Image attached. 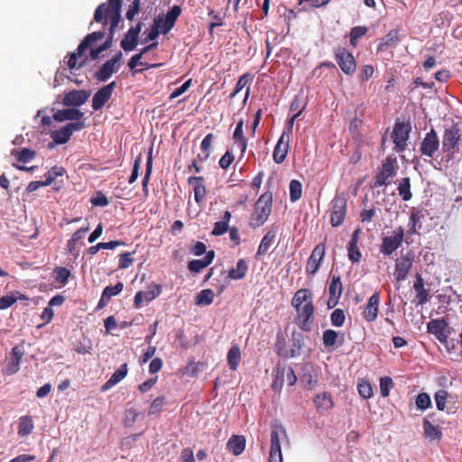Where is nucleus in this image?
<instances>
[{
    "label": "nucleus",
    "instance_id": "44",
    "mask_svg": "<svg viewBox=\"0 0 462 462\" xmlns=\"http://www.w3.org/2000/svg\"><path fill=\"white\" fill-rule=\"evenodd\" d=\"M338 337V333L333 329H326L323 332L322 341L323 345L326 347H332L335 346L337 339Z\"/></svg>",
    "mask_w": 462,
    "mask_h": 462
},
{
    "label": "nucleus",
    "instance_id": "51",
    "mask_svg": "<svg viewBox=\"0 0 462 462\" xmlns=\"http://www.w3.org/2000/svg\"><path fill=\"white\" fill-rule=\"evenodd\" d=\"M347 253L348 258L352 263L360 262L362 254L357 245H355V241L353 243H348Z\"/></svg>",
    "mask_w": 462,
    "mask_h": 462
},
{
    "label": "nucleus",
    "instance_id": "47",
    "mask_svg": "<svg viewBox=\"0 0 462 462\" xmlns=\"http://www.w3.org/2000/svg\"><path fill=\"white\" fill-rule=\"evenodd\" d=\"M54 273L56 274L55 280L57 282L66 285L69 282V278L70 276V271L65 267H56L54 269Z\"/></svg>",
    "mask_w": 462,
    "mask_h": 462
},
{
    "label": "nucleus",
    "instance_id": "2",
    "mask_svg": "<svg viewBox=\"0 0 462 462\" xmlns=\"http://www.w3.org/2000/svg\"><path fill=\"white\" fill-rule=\"evenodd\" d=\"M273 194L265 192L260 196L254 205V211L250 219V226L257 228L263 225L272 211Z\"/></svg>",
    "mask_w": 462,
    "mask_h": 462
},
{
    "label": "nucleus",
    "instance_id": "56",
    "mask_svg": "<svg viewBox=\"0 0 462 462\" xmlns=\"http://www.w3.org/2000/svg\"><path fill=\"white\" fill-rule=\"evenodd\" d=\"M357 390H358L359 394L364 399H369L373 395V389H372L371 384L368 382L362 381V382L358 383Z\"/></svg>",
    "mask_w": 462,
    "mask_h": 462
},
{
    "label": "nucleus",
    "instance_id": "14",
    "mask_svg": "<svg viewBox=\"0 0 462 462\" xmlns=\"http://www.w3.org/2000/svg\"><path fill=\"white\" fill-rule=\"evenodd\" d=\"M123 58V54L121 51L116 53L110 60L106 61L101 68L96 71L95 78L100 81H106L112 75L115 73L118 68H116V64L120 62Z\"/></svg>",
    "mask_w": 462,
    "mask_h": 462
},
{
    "label": "nucleus",
    "instance_id": "48",
    "mask_svg": "<svg viewBox=\"0 0 462 462\" xmlns=\"http://www.w3.org/2000/svg\"><path fill=\"white\" fill-rule=\"evenodd\" d=\"M415 403L419 410L425 411L431 406V400L428 393H420L417 395Z\"/></svg>",
    "mask_w": 462,
    "mask_h": 462
},
{
    "label": "nucleus",
    "instance_id": "10",
    "mask_svg": "<svg viewBox=\"0 0 462 462\" xmlns=\"http://www.w3.org/2000/svg\"><path fill=\"white\" fill-rule=\"evenodd\" d=\"M296 323L303 331H310L312 328L314 307L312 302H306L304 306L296 308Z\"/></svg>",
    "mask_w": 462,
    "mask_h": 462
},
{
    "label": "nucleus",
    "instance_id": "53",
    "mask_svg": "<svg viewBox=\"0 0 462 462\" xmlns=\"http://www.w3.org/2000/svg\"><path fill=\"white\" fill-rule=\"evenodd\" d=\"M112 42H113L112 36L107 37V39L103 42L102 45H100L99 47H97L96 49L91 50V51H90L91 59L93 60H97L99 57L101 52L109 49L112 46Z\"/></svg>",
    "mask_w": 462,
    "mask_h": 462
},
{
    "label": "nucleus",
    "instance_id": "49",
    "mask_svg": "<svg viewBox=\"0 0 462 462\" xmlns=\"http://www.w3.org/2000/svg\"><path fill=\"white\" fill-rule=\"evenodd\" d=\"M123 289L124 284L123 282H119L115 286H106L103 290L102 294L104 295L105 299H108L110 300L113 296L118 295L123 291Z\"/></svg>",
    "mask_w": 462,
    "mask_h": 462
},
{
    "label": "nucleus",
    "instance_id": "24",
    "mask_svg": "<svg viewBox=\"0 0 462 462\" xmlns=\"http://www.w3.org/2000/svg\"><path fill=\"white\" fill-rule=\"evenodd\" d=\"M329 300L328 301V308L335 307L342 293V283L339 276H333L329 284Z\"/></svg>",
    "mask_w": 462,
    "mask_h": 462
},
{
    "label": "nucleus",
    "instance_id": "63",
    "mask_svg": "<svg viewBox=\"0 0 462 462\" xmlns=\"http://www.w3.org/2000/svg\"><path fill=\"white\" fill-rule=\"evenodd\" d=\"M20 369V362L17 360H14V358H11V360L8 362V364L5 365L4 369L5 374H14L17 373Z\"/></svg>",
    "mask_w": 462,
    "mask_h": 462
},
{
    "label": "nucleus",
    "instance_id": "61",
    "mask_svg": "<svg viewBox=\"0 0 462 462\" xmlns=\"http://www.w3.org/2000/svg\"><path fill=\"white\" fill-rule=\"evenodd\" d=\"M134 263L132 253L126 252L120 255L118 268L126 269Z\"/></svg>",
    "mask_w": 462,
    "mask_h": 462
},
{
    "label": "nucleus",
    "instance_id": "46",
    "mask_svg": "<svg viewBox=\"0 0 462 462\" xmlns=\"http://www.w3.org/2000/svg\"><path fill=\"white\" fill-rule=\"evenodd\" d=\"M398 42V31L392 30L384 38L382 39V42L380 43V49H383V47L387 48L390 46H394Z\"/></svg>",
    "mask_w": 462,
    "mask_h": 462
},
{
    "label": "nucleus",
    "instance_id": "15",
    "mask_svg": "<svg viewBox=\"0 0 462 462\" xmlns=\"http://www.w3.org/2000/svg\"><path fill=\"white\" fill-rule=\"evenodd\" d=\"M116 83L115 81L97 90L92 98V107L95 111L100 110L112 97Z\"/></svg>",
    "mask_w": 462,
    "mask_h": 462
},
{
    "label": "nucleus",
    "instance_id": "17",
    "mask_svg": "<svg viewBox=\"0 0 462 462\" xmlns=\"http://www.w3.org/2000/svg\"><path fill=\"white\" fill-rule=\"evenodd\" d=\"M325 255V245L324 244H319L315 246L313 249L307 265H306V272L309 274H315L317 271L319 270L320 266V263Z\"/></svg>",
    "mask_w": 462,
    "mask_h": 462
},
{
    "label": "nucleus",
    "instance_id": "16",
    "mask_svg": "<svg viewBox=\"0 0 462 462\" xmlns=\"http://www.w3.org/2000/svg\"><path fill=\"white\" fill-rule=\"evenodd\" d=\"M91 92L88 90H71L65 94L62 104L68 107L70 106H80L84 105L89 98Z\"/></svg>",
    "mask_w": 462,
    "mask_h": 462
},
{
    "label": "nucleus",
    "instance_id": "25",
    "mask_svg": "<svg viewBox=\"0 0 462 462\" xmlns=\"http://www.w3.org/2000/svg\"><path fill=\"white\" fill-rule=\"evenodd\" d=\"M204 179L201 176H192L188 179L189 185H194V199L199 204L206 197V188L202 184Z\"/></svg>",
    "mask_w": 462,
    "mask_h": 462
},
{
    "label": "nucleus",
    "instance_id": "42",
    "mask_svg": "<svg viewBox=\"0 0 462 462\" xmlns=\"http://www.w3.org/2000/svg\"><path fill=\"white\" fill-rule=\"evenodd\" d=\"M233 139L235 141V143L240 149L241 155L243 156L247 148V140L244 136L243 129L236 128L233 134Z\"/></svg>",
    "mask_w": 462,
    "mask_h": 462
},
{
    "label": "nucleus",
    "instance_id": "54",
    "mask_svg": "<svg viewBox=\"0 0 462 462\" xmlns=\"http://www.w3.org/2000/svg\"><path fill=\"white\" fill-rule=\"evenodd\" d=\"M393 382L391 377L384 376L380 379V393L383 397H387L390 389L393 387Z\"/></svg>",
    "mask_w": 462,
    "mask_h": 462
},
{
    "label": "nucleus",
    "instance_id": "55",
    "mask_svg": "<svg viewBox=\"0 0 462 462\" xmlns=\"http://www.w3.org/2000/svg\"><path fill=\"white\" fill-rule=\"evenodd\" d=\"M367 32V28L365 26H356L351 29L350 32V43L353 46H356V41L364 36Z\"/></svg>",
    "mask_w": 462,
    "mask_h": 462
},
{
    "label": "nucleus",
    "instance_id": "62",
    "mask_svg": "<svg viewBox=\"0 0 462 462\" xmlns=\"http://www.w3.org/2000/svg\"><path fill=\"white\" fill-rule=\"evenodd\" d=\"M163 404H164V398L162 396L157 397L152 402L150 409L148 411V414L153 415V414L158 413L161 411Z\"/></svg>",
    "mask_w": 462,
    "mask_h": 462
},
{
    "label": "nucleus",
    "instance_id": "34",
    "mask_svg": "<svg viewBox=\"0 0 462 462\" xmlns=\"http://www.w3.org/2000/svg\"><path fill=\"white\" fill-rule=\"evenodd\" d=\"M241 361V351L238 346L235 345L230 347L227 353V364L229 369L236 371Z\"/></svg>",
    "mask_w": 462,
    "mask_h": 462
},
{
    "label": "nucleus",
    "instance_id": "28",
    "mask_svg": "<svg viewBox=\"0 0 462 462\" xmlns=\"http://www.w3.org/2000/svg\"><path fill=\"white\" fill-rule=\"evenodd\" d=\"M423 433L424 437L430 441H439L442 437V432L438 426L433 425L428 418L423 419Z\"/></svg>",
    "mask_w": 462,
    "mask_h": 462
},
{
    "label": "nucleus",
    "instance_id": "57",
    "mask_svg": "<svg viewBox=\"0 0 462 462\" xmlns=\"http://www.w3.org/2000/svg\"><path fill=\"white\" fill-rule=\"evenodd\" d=\"M448 392L445 390H439L435 393L436 406L439 411H444L446 407V401L448 398Z\"/></svg>",
    "mask_w": 462,
    "mask_h": 462
},
{
    "label": "nucleus",
    "instance_id": "29",
    "mask_svg": "<svg viewBox=\"0 0 462 462\" xmlns=\"http://www.w3.org/2000/svg\"><path fill=\"white\" fill-rule=\"evenodd\" d=\"M226 448L235 456L242 454L245 448L244 436L233 435L226 443Z\"/></svg>",
    "mask_w": 462,
    "mask_h": 462
},
{
    "label": "nucleus",
    "instance_id": "12",
    "mask_svg": "<svg viewBox=\"0 0 462 462\" xmlns=\"http://www.w3.org/2000/svg\"><path fill=\"white\" fill-rule=\"evenodd\" d=\"M346 214V199L343 196H337L332 200V210L330 215V223L332 226H340Z\"/></svg>",
    "mask_w": 462,
    "mask_h": 462
},
{
    "label": "nucleus",
    "instance_id": "52",
    "mask_svg": "<svg viewBox=\"0 0 462 462\" xmlns=\"http://www.w3.org/2000/svg\"><path fill=\"white\" fill-rule=\"evenodd\" d=\"M281 370L283 372L284 380L287 382L289 386H292L297 382V376L294 370L291 366H282Z\"/></svg>",
    "mask_w": 462,
    "mask_h": 462
},
{
    "label": "nucleus",
    "instance_id": "6",
    "mask_svg": "<svg viewBox=\"0 0 462 462\" xmlns=\"http://www.w3.org/2000/svg\"><path fill=\"white\" fill-rule=\"evenodd\" d=\"M335 59L346 75H352L356 69V62L351 52L344 47H337L334 51Z\"/></svg>",
    "mask_w": 462,
    "mask_h": 462
},
{
    "label": "nucleus",
    "instance_id": "26",
    "mask_svg": "<svg viewBox=\"0 0 462 462\" xmlns=\"http://www.w3.org/2000/svg\"><path fill=\"white\" fill-rule=\"evenodd\" d=\"M277 234V228L272 227L267 231V233L263 236L262 238L260 245L258 246L257 252H256V258L260 257L261 255L264 254L268 249L271 247V245L273 244L275 237Z\"/></svg>",
    "mask_w": 462,
    "mask_h": 462
},
{
    "label": "nucleus",
    "instance_id": "35",
    "mask_svg": "<svg viewBox=\"0 0 462 462\" xmlns=\"http://www.w3.org/2000/svg\"><path fill=\"white\" fill-rule=\"evenodd\" d=\"M314 404L319 411H327L333 407V401L329 393H322L316 395Z\"/></svg>",
    "mask_w": 462,
    "mask_h": 462
},
{
    "label": "nucleus",
    "instance_id": "23",
    "mask_svg": "<svg viewBox=\"0 0 462 462\" xmlns=\"http://www.w3.org/2000/svg\"><path fill=\"white\" fill-rule=\"evenodd\" d=\"M84 116V113L77 108H69L58 110L53 115V119L57 122L75 121L81 122L80 119Z\"/></svg>",
    "mask_w": 462,
    "mask_h": 462
},
{
    "label": "nucleus",
    "instance_id": "40",
    "mask_svg": "<svg viewBox=\"0 0 462 462\" xmlns=\"http://www.w3.org/2000/svg\"><path fill=\"white\" fill-rule=\"evenodd\" d=\"M33 430V423L29 416H23L20 419L18 426V434L21 436L29 435Z\"/></svg>",
    "mask_w": 462,
    "mask_h": 462
},
{
    "label": "nucleus",
    "instance_id": "13",
    "mask_svg": "<svg viewBox=\"0 0 462 462\" xmlns=\"http://www.w3.org/2000/svg\"><path fill=\"white\" fill-rule=\"evenodd\" d=\"M439 148V140L436 131L431 128L429 133L425 134L422 142L420 143V152L422 155L432 158Z\"/></svg>",
    "mask_w": 462,
    "mask_h": 462
},
{
    "label": "nucleus",
    "instance_id": "31",
    "mask_svg": "<svg viewBox=\"0 0 462 462\" xmlns=\"http://www.w3.org/2000/svg\"><path fill=\"white\" fill-rule=\"evenodd\" d=\"M286 437V430L281 425H276L272 429L271 431V448L270 451L279 452L281 448V437Z\"/></svg>",
    "mask_w": 462,
    "mask_h": 462
},
{
    "label": "nucleus",
    "instance_id": "5",
    "mask_svg": "<svg viewBox=\"0 0 462 462\" xmlns=\"http://www.w3.org/2000/svg\"><path fill=\"white\" fill-rule=\"evenodd\" d=\"M404 237V231L402 226L396 228L392 236H384L380 245V253L384 256H390L396 251L402 244Z\"/></svg>",
    "mask_w": 462,
    "mask_h": 462
},
{
    "label": "nucleus",
    "instance_id": "39",
    "mask_svg": "<svg viewBox=\"0 0 462 462\" xmlns=\"http://www.w3.org/2000/svg\"><path fill=\"white\" fill-rule=\"evenodd\" d=\"M214 292L210 289H204L200 291L196 296V304L208 306L211 304L214 300Z\"/></svg>",
    "mask_w": 462,
    "mask_h": 462
},
{
    "label": "nucleus",
    "instance_id": "60",
    "mask_svg": "<svg viewBox=\"0 0 462 462\" xmlns=\"http://www.w3.org/2000/svg\"><path fill=\"white\" fill-rule=\"evenodd\" d=\"M208 265L205 263L203 259L191 260L188 263V269L191 273H199Z\"/></svg>",
    "mask_w": 462,
    "mask_h": 462
},
{
    "label": "nucleus",
    "instance_id": "64",
    "mask_svg": "<svg viewBox=\"0 0 462 462\" xmlns=\"http://www.w3.org/2000/svg\"><path fill=\"white\" fill-rule=\"evenodd\" d=\"M91 204L96 207H106L109 204L108 199L106 195L99 192L90 200Z\"/></svg>",
    "mask_w": 462,
    "mask_h": 462
},
{
    "label": "nucleus",
    "instance_id": "33",
    "mask_svg": "<svg viewBox=\"0 0 462 462\" xmlns=\"http://www.w3.org/2000/svg\"><path fill=\"white\" fill-rule=\"evenodd\" d=\"M423 217V214L421 211L416 210L415 208H412L409 222H408V234H415L417 233L418 229L421 228V221L420 219Z\"/></svg>",
    "mask_w": 462,
    "mask_h": 462
},
{
    "label": "nucleus",
    "instance_id": "43",
    "mask_svg": "<svg viewBox=\"0 0 462 462\" xmlns=\"http://www.w3.org/2000/svg\"><path fill=\"white\" fill-rule=\"evenodd\" d=\"M12 154H17V160L20 162L26 163L33 160L36 156V152L28 148H23L21 151L14 150Z\"/></svg>",
    "mask_w": 462,
    "mask_h": 462
},
{
    "label": "nucleus",
    "instance_id": "20",
    "mask_svg": "<svg viewBox=\"0 0 462 462\" xmlns=\"http://www.w3.org/2000/svg\"><path fill=\"white\" fill-rule=\"evenodd\" d=\"M428 332L434 335L440 342L448 338V323L443 319H432L427 324Z\"/></svg>",
    "mask_w": 462,
    "mask_h": 462
},
{
    "label": "nucleus",
    "instance_id": "1",
    "mask_svg": "<svg viewBox=\"0 0 462 462\" xmlns=\"http://www.w3.org/2000/svg\"><path fill=\"white\" fill-rule=\"evenodd\" d=\"M121 0H107V4H100L95 11V22L101 23L103 26L110 23L108 37H114L116 28L121 20Z\"/></svg>",
    "mask_w": 462,
    "mask_h": 462
},
{
    "label": "nucleus",
    "instance_id": "22",
    "mask_svg": "<svg viewBox=\"0 0 462 462\" xmlns=\"http://www.w3.org/2000/svg\"><path fill=\"white\" fill-rule=\"evenodd\" d=\"M380 302V295L378 292H374L369 299L366 303V306L364 310V318L366 321L372 322L377 319L378 316V308Z\"/></svg>",
    "mask_w": 462,
    "mask_h": 462
},
{
    "label": "nucleus",
    "instance_id": "19",
    "mask_svg": "<svg viewBox=\"0 0 462 462\" xmlns=\"http://www.w3.org/2000/svg\"><path fill=\"white\" fill-rule=\"evenodd\" d=\"M289 133L283 131L274 147L273 153V161L276 163H282L285 160L289 150Z\"/></svg>",
    "mask_w": 462,
    "mask_h": 462
},
{
    "label": "nucleus",
    "instance_id": "3",
    "mask_svg": "<svg viewBox=\"0 0 462 462\" xmlns=\"http://www.w3.org/2000/svg\"><path fill=\"white\" fill-rule=\"evenodd\" d=\"M397 162L396 159L391 156H388L382 164L379 171L373 178V187L379 188L382 186H387L391 182V179H393L397 174Z\"/></svg>",
    "mask_w": 462,
    "mask_h": 462
},
{
    "label": "nucleus",
    "instance_id": "8",
    "mask_svg": "<svg viewBox=\"0 0 462 462\" xmlns=\"http://www.w3.org/2000/svg\"><path fill=\"white\" fill-rule=\"evenodd\" d=\"M411 130V126L409 123L402 122L394 125L392 138L395 145V152H402L405 150Z\"/></svg>",
    "mask_w": 462,
    "mask_h": 462
},
{
    "label": "nucleus",
    "instance_id": "30",
    "mask_svg": "<svg viewBox=\"0 0 462 462\" xmlns=\"http://www.w3.org/2000/svg\"><path fill=\"white\" fill-rule=\"evenodd\" d=\"M127 365L123 364L116 371L113 373L111 377L102 385V391H107L120 381H122L127 374Z\"/></svg>",
    "mask_w": 462,
    "mask_h": 462
},
{
    "label": "nucleus",
    "instance_id": "58",
    "mask_svg": "<svg viewBox=\"0 0 462 462\" xmlns=\"http://www.w3.org/2000/svg\"><path fill=\"white\" fill-rule=\"evenodd\" d=\"M282 366H279L276 370L275 376L273 378L272 387L275 392H280L283 386V383L285 382L283 377V372L281 370Z\"/></svg>",
    "mask_w": 462,
    "mask_h": 462
},
{
    "label": "nucleus",
    "instance_id": "37",
    "mask_svg": "<svg viewBox=\"0 0 462 462\" xmlns=\"http://www.w3.org/2000/svg\"><path fill=\"white\" fill-rule=\"evenodd\" d=\"M310 296L311 292L308 289L298 290L292 298V306L296 309L304 306L306 302H311Z\"/></svg>",
    "mask_w": 462,
    "mask_h": 462
},
{
    "label": "nucleus",
    "instance_id": "36",
    "mask_svg": "<svg viewBox=\"0 0 462 462\" xmlns=\"http://www.w3.org/2000/svg\"><path fill=\"white\" fill-rule=\"evenodd\" d=\"M304 346V337L300 333H293L291 337V347L290 350V357H296L301 354Z\"/></svg>",
    "mask_w": 462,
    "mask_h": 462
},
{
    "label": "nucleus",
    "instance_id": "9",
    "mask_svg": "<svg viewBox=\"0 0 462 462\" xmlns=\"http://www.w3.org/2000/svg\"><path fill=\"white\" fill-rule=\"evenodd\" d=\"M180 13V6L173 5L163 17L158 16L154 19V25L160 27L161 33L166 34L173 28Z\"/></svg>",
    "mask_w": 462,
    "mask_h": 462
},
{
    "label": "nucleus",
    "instance_id": "27",
    "mask_svg": "<svg viewBox=\"0 0 462 462\" xmlns=\"http://www.w3.org/2000/svg\"><path fill=\"white\" fill-rule=\"evenodd\" d=\"M413 289L417 292V304H425L429 300L430 295L429 291L424 288V281L420 273L416 274V281L414 282Z\"/></svg>",
    "mask_w": 462,
    "mask_h": 462
},
{
    "label": "nucleus",
    "instance_id": "11",
    "mask_svg": "<svg viewBox=\"0 0 462 462\" xmlns=\"http://www.w3.org/2000/svg\"><path fill=\"white\" fill-rule=\"evenodd\" d=\"M413 262L414 254L412 252H407L404 255H402L401 258L396 261L393 275L397 282H402L407 278V275L412 267Z\"/></svg>",
    "mask_w": 462,
    "mask_h": 462
},
{
    "label": "nucleus",
    "instance_id": "21",
    "mask_svg": "<svg viewBox=\"0 0 462 462\" xmlns=\"http://www.w3.org/2000/svg\"><path fill=\"white\" fill-rule=\"evenodd\" d=\"M162 292V287L158 284H151L146 291H138L134 299L135 308H140L143 301L150 302Z\"/></svg>",
    "mask_w": 462,
    "mask_h": 462
},
{
    "label": "nucleus",
    "instance_id": "50",
    "mask_svg": "<svg viewBox=\"0 0 462 462\" xmlns=\"http://www.w3.org/2000/svg\"><path fill=\"white\" fill-rule=\"evenodd\" d=\"M346 316L344 310L336 309L330 315V321L334 327H342L345 323Z\"/></svg>",
    "mask_w": 462,
    "mask_h": 462
},
{
    "label": "nucleus",
    "instance_id": "38",
    "mask_svg": "<svg viewBox=\"0 0 462 462\" xmlns=\"http://www.w3.org/2000/svg\"><path fill=\"white\" fill-rule=\"evenodd\" d=\"M399 195L404 201H408L411 199L412 194L411 192V180L410 178L405 177L401 180L398 185Z\"/></svg>",
    "mask_w": 462,
    "mask_h": 462
},
{
    "label": "nucleus",
    "instance_id": "18",
    "mask_svg": "<svg viewBox=\"0 0 462 462\" xmlns=\"http://www.w3.org/2000/svg\"><path fill=\"white\" fill-rule=\"evenodd\" d=\"M142 26V23H138L135 26H132L125 34L120 43L125 51H131L136 47Z\"/></svg>",
    "mask_w": 462,
    "mask_h": 462
},
{
    "label": "nucleus",
    "instance_id": "7",
    "mask_svg": "<svg viewBox=\"0 0 462 462\" xmlns=\"http://www.w3.org/2000/svg\"><path fill=\"white\" fill-rule=\"evenodd\" d=\"M84 127V122H71L59 130L51 132L50 135L56 144H64L69 142L74 132L80 131Z\"/></svg>",
    "mask_w": 462,
    "mask_h": 462
},
{
    "label": "nucleus",
    "instance_id": "41",
    "mask_svg": "<svg viewBox=\"0 0 462 462\" xmlns=\"http://www.w3.org/2000/svg\"><path fill=\"white\" fill-rule=\"evenodd\" d=\"M290 189V199L291 202L299 200L302 194V185L300 181L292 180L289 185Z\"/></svg>",
    "mask_w": 462,
    "mask_h": 462
},
{
    "label": "nucleus",
    "instance_id": "59",
    "mask_svg": "<svg viewBox=\"0 0 462 462\" xmlns=\"http://www.w3.org/2000/svg\"><path fill=\"white\" fill-rule=\"evenodd\" d=\"M141 0H134L128 7V10L125 13V17L129 21H133L134 16L140 11Z\"/></svg>",
    "mask_w": 462,
    "mask_h": 462
},
{
    "label": "nucleus",
    "instance_id": "4",
    "mask_svg": "<svg viewBox=\"0 0 462 462\" xmlns=\"http://www.w3.org/2000/svg\"><path fill=\"white\" fill-rule=\"evenodd\" d=\"M460 139L461 131L457 125H454L444 130L442 136V152L447 154L448 160L453 159L455 153L458 152Z\"/></svg>",
    "mask_w": 462,
    "mask_h": 462
},
{
    "label": "nucleus",
    "instance_id": "32",
    "mask_svg": "<svg viewBox=\"0 0 462 462\" xmlns=\"http://www.w3.org/2000/svg\"><path fill=\"white\" fill-rule=\"evenodd\" d=\"M248 271V264L245 259H239L235 268L228 271L227 277L231 280H242Z\"/></svg>",
    "mask_w": 462,
    "mask_h": 462
},
{
    "label": "nucleus",
    "instance_id": "45",
    "mask_svg": "<svg viewBox=\"0 0 462 462\" xmlns=\"http://www.w3.org/2000/svg\"><path fill=\"white\" fill-rule=\"evenodd\" d=\"M64 172H65V170L61 167L51 168L50 171H48L44 174V178H45V180H43L44 184L46 186L51 185L57 177L62 176L64 174Z\"/></svg>",
    "mask_w": 462,
    "mask_h": 462
}]
</instances>
